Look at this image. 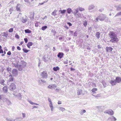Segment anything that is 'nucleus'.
<instances>
[{
  "label": "nucleus",
  "instance_id": "4468645a",
  "mask_svg": "<svg viewBox=\"0 0 121 121\" xmlns=\"http://www.w3.org/2000/svg\"><path fill=\"white\" fill-rule=\"evenodd\" d=\"M60 68L58 66L54 67L53 68V70L55 71H57L59 70Z\"/></svg>",
  "mask_w": 121,
  "mask_h": 121
},
{
  "label": "nucleus",
  "instance_id": "cd10ccee",
  "mask_svg": "<svg viewBox=\"0 0 121 121\" xmlns=\"http://www.w3.org/2000/svg\"><path fill=\"white\" fill-rule=\"evenodd\" d=\"M86 112V111L85 110H81L80 112V114H82L83 113H85Z\"/></svg>",
  "mask_w": 121,
  "mask_h": 121
},
{
  "label": "nucleus",
  "instance_id": "e2e57ef3",
  "mask_svg": "<svg viewBox=\"0 0 121 121\" xmlns=\"http://www.w3.org/2000/svg\"><path fill=\"white\" fill-rule=\"evenodd\" d=\"M37 107L36 106H33V108H37Z\"/></svg>",
  "mask_w": 121,
  "mask_h": 121
},
{
  "label": "nucleus",
  "instance_id": "7ed1b4c3",
  "mask_svg": "<svg viewBox=\"0 0 121 121\" xmlns=\"http://www.w3.org/2000/svg\"><path fill=\"white\" fill-rule=\"evenodd\" d=\"M41 76L43 78H46L48 77V74L46 71H44L41 73Z\"/></svg>",
  "mask_w": 121,
  "mask_h": 121
},
{
  "label": "nucleus",
  "instance_id": "dca6fc26",
  "mask_svg": "<svg viewBox=\"0 0 121 121\" xmlns=\"http://www.w3.org/2000/svg\"><path fill=\"white\" fill-rule=\"evenodd\" d=\"M54 85L53 84L52 85H49L48 86V87L50 89H52L54 87ZM55 87H56V86H54Z\"/></svg>",
  "mask_w": 121,
  "mask_h": 121
},
{
  "label": "nucleus",
  "instance_id": "1a4fd4ad",
  "mask_svg": "<svg viewBox=\"0 0 121 121\" xmlns=\"http://www.w3.org/2000/svg\"><path fill=\"white\" fill-rule=\"evenodd\" d=\"M115 81L116 82L119 83L121 82V78L119 77H117L116 78Z\"/></svg>",
  "mask_w": 121,
  "mask_h": 121
},
{
  "label": "nucleus",
  "instance_id": "7c9ffc66",
  "mask_svg": "<svg viewBox=\"0 0 121 121\" xmlns=\"http://www.w3.org/2000/svg\"><path fill=\"white\" fill-rule=\"evenodd\" d=\"M30 103V104L32 105L33 104H35L36 105H38V104H37L35 103H33L31 101H29Z\"/></svg>",
  "mask_w": 121,
  "mask_h": 121
},
{
  "label": "nucleus",
  "instance_id": "c85d7f7f",
  "mask_svg": "<svg viewBox=\"0 0 121 121\" xmlns=\"http://www.w3.org/2000/svg\"><path fill=\"white\" fill-rule=\"evenodd\" d=\"M78 9L81 11H84V9L81 7H79Z\"/></svg>",
  "mask_w": 121,
  "mask_h": 121
},
{
  "label": "nucleus",
  "instance_id": "6e6d98bb",
  "mask_svg": "<svg viewBox=\"0 0 121 121\" xmlns=\"http://www.w3.org/2000/svg\"><path fill=\"white\" fill-rule=\"evenodd\" d=\"M77 33L76 32H75L74 33V36H77Z\"/></svg>",
  "mask_w": 121,
  "mask_h": 121
},
{
  "label": "nucleus",
  "instance_id": "f8f14e48",
  "mask_svg": "<svg viewBox=\"0 0 121 121\" xmlns=\"http://www.w3.org/2000/svg\"><path fill=\"white\" fill-rule=\"evenodd\" d=\"M20 4H17L16 7V10L17 11H20L21 10L20 9Z\"/></svg>",
  "mask_w": 121,
  "mask_h": 121
},
{
  "label": "nucleus",
  "instance_id": "ddd939ff",
  "mask_svg": "<svg viewBox=\"0 0 121 121\" xmlns=\"http://www.w3.org/2000/svg\"><path fill=\"white\" fill-rule=\"evenodd\" d=\"M33 45V43L31 42H28L27 44V47L29 48H30V47Z\"/></svg>",
  "mask_w": 121,
  "mask_h": 121
},
{
  "label": "nucleus",
  "instance_id": "a878e982",
  "mask_svg": "<svg viewBox=\"0 0 121 121\" xmlns=\"http://www.w3.org/2000/svg\"><path fill=\"white\" fill-rule=\"evenodd\" d=\"M49 106L51 108V109L52 111H53V107L52 105V104H49Z\"/></svg>",
  "mask_w": 121,
  "mask_h": 121
},
{
  "label": "nucleus",
  "instance_id": "0eeeda50",
  "mask_svg": "<svg viewBox=\"0 0 121 121\" xmlns=\"http://www.w3.org/2000/svg\"><path fill=\"white\" fill-rule=\"evenodd\" d=\"M1 35L2 36L6 38L8 37V32H6L1 33Z\"/></svg>",
  "mask_w": 121,
  "mask_h": 121
},
{
  "label": "nucleus",
  "instance_id": "a19ab883",
  "mask_svg": "<svg viewBox=\"0 0 121 121\" xmlns=\"http://www.w3.org/2000/svg\"><path fill=\"white\" fill-rule=\"evenodd\" d=\"M24 41L26 43H27L28 42V39L27 38H25L24 39Z\"/></svg>",
  "mask_w": 121,
  "mask_h": 121
},
{
  "label": "nucleus",
  "instance_id": "2f4dec72",
  "mask_svg": "<svg viewBox=\"0 0 121 121\" xmlns=\"http://www.w3.org/2000/svg\"><path fill=\"white\" fill-rule=\"evenodd\" d=\"M119 15H121V12L117 13L115 16H117Z\"/></svg>",
  "mask_w": 121,
  "mask_h": 121
},
{
  "label": "nucleus",
  "instance_id": "f704fd0d",
  "mask_svg": "<svg viewBox=\"0 0 121 121\" xmlns=\"http://www.w3.org/2000/svg\"><path fill=\"white\" fill-rule=\"evenodd\" d=\"M87 25V21H85L83 23V25L85 26H86Z\"/></svg>",
  "mask_w": 121,
  "mask_h": 121
},
{
  "label": "nucleus",
  "instance_id": "0e129e2a",
  "mask_svg": "<svg viewBox=\"0 0 121 121\" xmlns=\"http://www.w3.org/2000/svg\"><path fill=\"white\" fill-rule=\"evenodd\" d=\"M53 51H55V48L54 47H53Z\"/></svg>",
  "mask_w": 121,
  "mask_h": 121
},
{
  "label": "nucleus",
  "instance_id": "b1692460",
  "mask_svg": "<svg viewBox=\"0 0 121 121\" xmlns=\"http://www.w3.org/2000/svg\"><path fill=\"white\" fill-rule=\"evenodd\" d=\"M23 51L25 53H27L30 50H27L26 48H23Z\"/></svg>",
  "mask_w": 121,
  "mask_h": 121
},
{
  "label": "nucleus",
  "instance_id": "338daca9",
  "mask_svg": "<svg viewBox=\"0 0 121 121\" xmlns=\"http://www.w3.org/2000/svg\"><path fill=\"white\" fill-rule=\"evenodd\" d=\"M62 39V37H60V38H59V39L60 40L61 39Z\"/></svg>",
  "mask_w": 121,
  "mask_h": 121
},
{
  "label": "nucleus",
  "instance_id": "9b49d317",
  "mask_svg": "<svg viewBox=\"0 0 121 121\" xmlns=\"http://www.w3.org/2000/svg\"><path fill=\"white\" fill-rule=\"evenodd\" d=\"M8 90V87L6 86H4L3 88V91L4 93L7 92Z\"/></svg>",
  "mask_w": 121,
  "mask_h": 121
},
{
  "label": "nucleus",
  "instance_id": "4d7b16f0",
  "mask_svg": "<svg viewBox=\"0 0 121 121\" xmlns=\"http://www.w3.org/2000/svg\"><path fill=\"white\" fill-rule=\"evenodd\" d=\"M97 47L99 49H100L101 48V47L99 45H98L97 46Z\"/></svg>",
  "mask_w": 121,
  "mask_h": 121
},
{
  "label": "nucleus",
  "instance_id": "5701e85b",
  "mask_svg": "<svg viewBox=\"0 0 121 121\" xmlns=\"http://www.w3.org/2000/svg\"><path fill=\"white\" fill-rule=\"evenodd\" d=\"M59 110L62 111V112H63L65 110V109L64 108L60 107V108Z\"/></svg>",
  "mask_w": 121,
  "mask_h": 121
},
{
  "label": "nucleus",
  "instance_id": "6e6552de",
  "mask_svg": "<svg viewBox=\"0 0 121 121\" xmlns=\"http://www.w3.org/2000/svg\"><path fill=\"white\" fill-rule=\"evenodd\" d=\"M64 54L62 52H59L57 55V57L60 59L62 58Z\"/></svg>",
  "mask_w": 121,
  "mask_h": 121
},
{
  "label": "nucleus",
  "instance_id": "4c0bfd02",
  "mask_svg": "<svg viewBox=\"0 0 121 121\" xmlns=\"http://www.w3.org/2000/svg\"><path fill=\"white\" fill-rule=\"evenodd\" d=\"M48 101L50 103V104H52V102L51 101V99H50V98H48Z\"/></svg>",
  "mask_w": 121,
  "mask_h": 121
},
{
  "label": "nucleus",
  "instance_id": "09e8293b",
  "mask_svg": "<svg viewBox=\"0 0 121 121\" xmlns=\"http://www.w3.org/2000/svg\"><path fill=\"white\" fill-rule=\"evenodd\" d=\"M76 15H77L79 17L81 16V14L79 13H77Z\"/></svg>",
  "mask_w": 121,
  "mask_h": 121
},
{
  "label": "nucleus",
  "instance_id": "4be33fe9",
  "mask_svg": "<svg viewBox=\"0 0 121 121\" xmlns=\"http://www.w3.org/2000/svg\"><path fill=\"white\" fill-rule=\"evenodd\" d=\"M60 11L61 13L62 14H63L64 13L66 12V10H60Z\"/></svg>",
  "mask_w": 121,
  "mask_h": 121
},
{
  "label": "nucleus",
  "instance_id": "8fccbe9b",
  "mask_svg": "<svg viewBox=\"0 0 121 121\" xmlns=\"http://www.w3.org/2000/svg\"><path fill=\"white\" fill-rule=\"evenodd\" d=\"M17 49L18 50H21V49L20 48V47L19 46H17Z\"/></svg>",
  "mask_w": 121,
  "mask_h": 121
},
{
  "label": "nucleus",
  "instance_id": "37998d69",
  "mask_svg": "<svg viewBox=\"0 0 121 121\" xmlns=\"http://www.w3.org/2000/svg\"><path fill=\"white\" fill-rule=\"evenodd\" d=\"M38 22H37L35 24V26L36 27H37L38 26Z\"/></svg>",
  "mask_w": 121,
  "mask_h": 121
},
{
  "label": "nucleus",
  "instance_id": "680f3d73",
  "mask_svg": "<svg viewBox=\"0 0 121 121\" xmlns=\"http://www.w3.org/2000/svg\"><path fill=\"white\" fill-rule=\"evenodd\" d=\"M60 89L57 88L56 89V90L57 91H59Z\"/></svg>",
  "mask_w": 121,
  "mask_h": 121
},
{
  "label": "nucleus",
  "instance_id": "bb28decb",
  "mask_svg": "<svg viewBox=\"0 0 121 121\" xmlns=\"http://www.w3.org/2000/svg\"><path fill=\"white\" fill-rule=\"evenodd\" d=\"M9 32H12L13 31V28H10L9 30Z\"/></svg>",
  "mask_w": 121,
  "mask_h": 121
},
{
  "label": "nucleus",
  "instance_id": "052dcab7",
  "mask_svg": "<svg viewBox=\"0 0 121 121\" xmlns=\"http://www.w3.org/2000/svg\"><path fill=\"white\" fill-rule=\"evenodd\" d=\"M69 32L71 33H73V31H71V30H69Z\"/></svg>",
  "mask_w": 121,
  "mask_h": 121
},
{
  "label": "nucleus",
  "instance_id": "a18cd8bd",
  "mask_svg": "<svg viewBox=\"0 0 121 121\" xmlns=\"http://www.w3.org/2000/svg\"><path fill=\"white\" fill-rule=\"evenodd\" d=\"M61 102L60 101H59L58 102V104H61Z\"/></svg>",
  "mask_w": 121,
  "mask_h": 121
},
{
  "label": "nucleus",
  "instance_id": "774afa93",
  "mask_svg": "<svg viewBox=\"0 0 121 121\" xmlns=\"http://www.w3.org/2000/svg\"><path fill=\"white\" fill-rule=\"evenodd\" d=\"M4 82V80L2 81V82L3 83Z\"/></svg>",
  "mask_w": 121,
  "mask_h": 121
},
{
  "label": "nucleus",
  "instance_id": "412c9836",
  "mask_svg": "<svg viewBox=\"0 0 121 121\" xmlns=\"http://www.w3.org/2000/svg\"><path fill=\"white\" fill-rule=\"evenodd\" d=\"M25 32L26 33H29L31 32V31L28 29L25 30Z\"/></svg>",
  "mask_w": 121,
  "mask_h": 121
},
{
  "label": "nucleus",
  "instance_id": "603ef678",
  "mask_svg": "<svg viewBox=\"0 0 121 121\" xmlns=\"http://www.w3.org/2000/svg\"><path fill=\"white\" fill-rule=\"evenodd\" d=\"M64 27L66 29H69V28L67 26H64Z\"/></svg>",
  "mask_w": 121,
  "mask_h": 121
},
{
  "label": "nucleus",
  "instance_id": "bf43d9fd",
  "mask_svg": "<svg viewBox=\"0 0 121 121\" xmlns=\"http://www.w3.org/2000/svg\"><path fill=\"white\" fill-rule=\"evenodd\" d=\"M23 41H21V42H20V44L21 45L22 44H23Z\"/></svg>",
  "mask_w": 121,
  "mask_h": 121
},
{
  "label": "nucleus",
  "instance_id": "473e14b6",
  "mask_svg": "<svg viewBox=\"0 0 121 121\" xmlns=\"http://www.w3.org/2000/svg\"><path fill=\"white\" fill-rule=\"evenodd\" d=\"M48 1H45L43 2V3H40L39 4V5H43V4L44 3L46 2H47Z\"/></svg>",
  "mask_w": 121,
  "mask_h": 121
},
{
  "label": "nucleus",
  "instance_id": "aec40b11",
  "mask_svg": "<svg viewBox=\"0 0 121 121\" xmlns=\"http://www.w3.org/2000/svg\"><path fill=\"white\" fill-rule=\"evenodd\" d=\"M78 9L77 8L76 9H75L74 11V15H76L77 13H78Z\"/></svg>",
  "mask_w": 121,
  "mask_h": 121
},
{
  "label": "nucleus",
  "instance_id": "58836bf2",
  "mask_svg": "<svg viewBox=\"0 0 121 121\" xmlns=\"http://www.w3.org/2000/svg\"><path fill=\"white\" fill-rule=\"evenodd\" d=\"M22 21L23 23H25L26 21V20L25 19H22Z\"/></svg>",
  "mask_w": 121,
  "mask_h": 121
},
{
  "label": "nucleus",
  "instance_id": "864d4df0",
  "mask_svg": "<svg viewBox=\"0 0 121 121\" xmlns=\"http://www.w3.org/2000/svg\"><path fill=\"white\" fill-rule=\"evenodd\" d=\"M70 70L71 71H73L75 69L72 67H71L70 68Z\"/></svg>",
  "mask_w": 121,
  "mask_h": 121
},
{
  "label": "nucleus",
  "instance_id": "f03ea898",
  "mask_svg": "<svg viewBox=\"0 0 121 121\" xmlns=\"http://www.w3.org/2000/svg\"><path fill=\"white\" fill-rule=\"evenodd\" d=\"M105 16L104 14H102V15H99L97 17L96 20L97 21H98L99 20L100 21H102L105 19Z\"/></svg>",
  "mask_w": 121,
  "mask_h": 121
},
{
  "label": "nucleus",
  "instance_id": "f257e3e1",
  "mask_svg": "<svg viewBox=\"0 0 121 121\" xmlns=\"http://www.w3.org/2000/svg\"><path fill=\"white\" fill-rule=\"evenodd\" d=\"M109 37L111 39L110 40L112 43H117L119 41V39L117 35L113 31H110L108 34Z\"/></svg>",
  "mask_w": 121,
  "mask_h": 121
},
{
  "label": "nucleus",
  "instance_id": "72a5a7b5",
  "mask_svg": "<svg viewBox=\"0 0 121 121\" xmlns=\"http://www.w3.org/2000/svg\"><path fill=\"white\" fill-rule=\"evenodd\" d=\"M7 70L8 72H10L11 70V68L9 67H8L7 68Z\"/></svg>",
  "mask_w": 121,
  "mask_h": 121
},
{
  "label": "nucleus",
  "instance_id": "de8ad7c7",
  "mask_svg": "<svg viewBox=\"0 0 121 121\" xmlns=\"http://www.w3.org/2000/svg\"><path fill=\"white\" fill-rule=\"evenodd\" d=\"M22 117L23 118H24L25 117V114L24 113H22Z\"/></svg>",
  "mask_w": 121,
  "mask_h": 121
},
{
  "label": "nucleus",
  "instance_id": "f3484780",
  "mask_svg": "<svg viewBox=\"0 0 121 121\" xmlns=\"http://www.w3.org/2000/svg\"><path fill=\"white\" fill-rule=\"evenodd\" d=\"M72 10L70 8H69L67 9V13L69 14H70L72 12Z\"/></svg>",
  "mask_w": 121,
  "mask_h": 121
},
{
  "label": "nucleus",
  "instance_id": "79ce46f5",
  "mask_svg": "<svg viewBox=\"0 0 121 121\" xmlns=\"http://www.w3.org/2000/svg\"><path fill=\"white\" fill-rule=\"evenodd\" d=\"M67 24L69 25V26H72V24L70 22H68L67 23Z\"/></svg>",
  "mask_w": 121,
  "mask_h": 121
},
{
  "label": "nucleus",
  "instance_id": "39448f33",
  "mask_svg": "<svg viewBox=\"0 0 121 121\" xmlns=\"http://www.w3.org/2000/svg\"><path fill=\"white\" fill-rule=\"evenodd\" d=\"M12 73L13 76H17L18 73L17 70L16 69H13L12 70Z\"/></svg>",
  "mask_w": 121,
  "mask_h": 121
},
{
  "label": "nucleus",
  "instance_id": "49530a36",
  "mask_svg": "<svg viewBox=\"0 0 121 121\" xmlns=\"http://www.w3.org/2000/svg\"><path fill=\"white\" fill-rule=\"evenodd\" d=\"M15 47L13 46H12V51H13L14 50V49H15Z\"/></svg>",
  "mask_w": 121,
  "mask_h": 121
},
{
  "label": "nucleus",
  "instance_id": "ea45409f",
  "mask_svg": "<svg viewBox=\"0 0 121 121\" xmlns=\"http://www.w3.org/2000/svg\"><path fill=\"white\" fill-rule=\"evenodd\" d=\"M7 54L10 55L11 54V53L10 51H9L7 53Z\"/></svg>",
  "mask_w": 121,
  "mask_h": 121
},
{
  "label": "nucleus",
  "instance_id": "69168bd1",
  "mask_svg": "<svg viewBox=\"0 0 121 121\" xmlns=\"http://www.w3.org/2000/svg\"><path fill=\"white\" fill-rule=\"evenodd\" d=\"M87 48V49H88V50H90L91 49V48H90L89 47H88V48Z\"/></svg>",
  "mask_w": 121,
  "mask_h": 121
},
{
  "label": "nucleus",
  "instance_id": "393cba45",
  "mask_svg": "<svg viewBox=\"0 0 121 121\" xmlns=\"http://www.w3.org/2000/svg\"><path fill=\"white\" fill-rule=\"evenodd\" d=\"M47 28V26H43L42 28V29L43 30H45Z\"/></svg>",
  "mask_w": 121,
  "mask_h": 121
},
{
  "label": "nucleus",
  "instance_id": "13d9d810",
  "mask_svg": "<svg viewBox=\"0 0 121 121\" xmlns=\"http://www.w3.org/2000/svg\"><path fill=\"white\" fill-rule=\"evenodd\" d=\"M64 64H67L68 63V62L67 61H65L64 62Z\"/></svg>",
  "mask_w": 121,
  "mask_h": 121
},
{
  "label": "nucleus",
  "instance_id": "2eb2a0df",
  "mask_svg": "<svg viewBox=\"0 0 121 121\" xmlns=\"http://www.w3.org/2000/svg\"><path fill=\"white\" fill-rule=\"evenodd\" d=\"M100 34L99 32H97L96 33L95 36L98 39H99L100 37Z\"/></svg>",
  "mask_w": 121,
  "mask_h": 121
},
{
  "label": "nucleus",
  "instance_id": "423d86ee",
  "mask_svg": "<svg viewBox=\"0 0 121 121\" xmlns=\"http://www.w3.org/2000/svg\"><path fill=\"white\" fill-rule=\"evenodd\" d=\"M113 49V48L110 47H106V50L107 52H111L112 51Z\"/></svg>",
  "mask_w": 121,
  "mask_h": 121
},
{
  "label": "nucleus",
  "instance_id": "a211bd4d",
  "mask_svg": "<svg viewBox=\"0 0 121 121\" xmlns=\"http://www.w3.org/2000/svg\"><path fill=\"white\" fill-rule=\"evenodd\" d=\"M57 11L56 10H54L52 13V15L53 16H55L56 15V13Z\"/></svg>",
  "mask_w": 121,
  "mask_h": 121
},
{
  "label": "nucleus",
  "instance_id": "c756f323",
  "mask_svg": "<svg viewBox=\"0 0 121 121\" xmlns=\"http://www.w3.org/2000/svg\"><path fill=\"white\" fill-rule=\"evenodd\" d=\"M9 82H13V78L12 77L10 78L9 79Z\"/></svg>",
  "mask_w": 121,
  "mask_h": 121
},
{
  "label": "nucleus",
  "instance_id": "5fc2aeb1",
  "mask_svg": "<svg viewBox=\"0 0 121 121\" xmlns=\"http://www.w3.org/2000/svg\"><path fill=\"white\" fill-rule=\"evenodd\" d=\"M26 2H29V0H24Z\"/></svg>",
  "mask_w": 121,
  "mask_h": 121
},
{
  "label": "nucleus",
  "instance_id": "9d476101",
  "mask_svg": "<svg viewBox=\"0 0 121 121\" xmlns=\"http://www.w3.org/2000/svg\"><path fill=\"white\" fill-rule=\"evenodd\" d=\"M109 82L112 85V86L115 85L116 83V81L113 80H111Z\"/></svg>",
  "mask_w": 121,
  "mask_h": 121
},
{
  "label": "nucleus",
  "instance_id": "20e7f679",
  "mask_svg": "<svg viewBox=\"0 0 121 121\" xmlns=\"http://www.w3.org/2000/svg\"><path fill=\"white\" fill-rule=\"evenodd\" d=\"M16 88V86L14 83H11L9 87V89L11 91H13Z\"/></svg>",
  "mask_w": 121,
  "mask_h": 121
},
{
  "label": "nucleus",
  "instance_id": "6ab92c4d",
  "mask_svg": "<svg viewBox=\"0 0 121 121\" xmlns=\"http://www.w3.org/2000/svg\"><path fill=\"white\" fill-rule=\"evenodd\" d=\"M98 90L97 88H94L91 90L93 92V93H96L95 91H97Z\"/></svg>",
  "mask_w": 121,
  "mask_h": 121
},
{
  "label": "nucleus",
  "instance_id": "c9c22d12",
  "mask_svg": "<svg viewBox=\"0 0 121 121\" xmlns=\"http://www.w3.org/2000/svg\"><path fill=\"white\" fill-rule=\"evenodd\" d=\"M15 37L17 39H19V35L17 34H16L15 36Z\"/></svg>",
  "mask_w": 121,
  "mask_h": 121
},
{
  "label": "nucleus",
  "instance_id": "e433bc0d",
  "mask_svg": "<svg viewBox=\"0 0 121 121\" xmlns=\"http://www.w3.org/2000/svg\"><path fill=\"white\" fill-rule=\"evenodd\" d=\"M13 11V8L12 7V8H10L9 9V11L10 12H11L10 14L12 13L11 12Z\"/></svg>",
  "mask_w": 121,
  "mask_h": 121
},
{
  "label": "nucleus",
  "instance_id": "3c124183",
  "mask_svg": "<svg viewBox=\"0 0 121 121\" xmlns=\"http://www.w3.org/2000/svg\"><path fill=\"white\" fill-rule=\"evenodd\" d=\"M22 69V68L21 67H20L19 68H18V70L20 71H21Z\"/></svg>",
  "mask_w": 121,
  "mask_h": 121
},
{
  "label": "nucleus",
  "instance_id": "c03bdc74",
  "mask_svg": "<svg viewBox=\"0 0 121 121\" xmlns=\"http://www.w3.org/2000/svg\"><path fill=\"white\" fill-rule=\"evenodd\" d=\"M3 53V50L2 49H1L0 50V53Z\"/></svg>",
  "mask_w": 121,
  "mask_h": 121
}]
</instances>
